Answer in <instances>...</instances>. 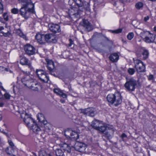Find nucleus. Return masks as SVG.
<instances>
[{"instance_id": "obj_53", "label": "nucleus", "mask_w": 156, "mask_h": 156, "mask_svg": "<svg viewBox=\"0 0 156 156\" xmlns=\"http://www.w3.org/2000/svg\"><path fill=\"white\" fill-rule=\"evenodd\" d=\"M126 137H127L126 135L124 133H123L121 136V137L122 139H123L124 138Z\"/></svg>"}, {"instance_id": "obj_58", "label": "nucleus", "mask_w": 156, "mask_h": 156, "mask_svg": "<svg viewBox=\"0 0 156 156\" xmlns=\"http://www.w3.org/2000/svg\"><path fill=\"white\" fill-rule=\"evenodd\" d=\"M61 145H67V146H69V144H67L66 143H64V144H61Z\"/></svg>"}, {"instance_id": "obj_8", "label": "nucleus", "mask_w": 156, "mask_h": 156, "mask_svg": "<svg viewBox=\"0 0 156 156\" xmlns=\"http://www.w3.org/2000/svg\"><path fill=\"white\" fill-rule=\"evenodd\" d=\"M149 54L148 51L144 48H140L136 52V55L138 57H140L142 55L143 56V58L144 60L148 58Z\"/></svg>"}, {"instance_id": "obj_46", "label": "nucleus", "mask_w": 156, "mask_h": 156, "mask_svg": "<svg viewBox=\"0 0 156 156\" xmlns=\"http://www.w3.org/2000/svg\"><path fill=\"white\" fill-rule=\"evenodd\" d=\"M3 5L0 2V14L3 12Z\"/></svg>"}, {"instance_id": "obj_7", "label": "nucleus", "mask_w": 156, "mask_h": 156, "mask_svg": "<svg viewBox=\"0 0 156 156\" xmlns=\"http://www.w3.org/2000/svg\"><path fill=\"white\" fill-rule=\"evenodd\" d=\"M36 73L38 78L41 81L45 83H48L49 80V77L46 75L43 70L40 69H37Z\"/></svg>"}, {"instance_id": "obj_51", "label": "nucleus", "mask_w": 156, "mask_h": 156, "mask_svg": "<svg viewBox=\"0 0 156 156\" xmlns=\"http://www.w3.org/2000/svg\"><path fill=\"white\" fill-rule=\"evenodd\" d=\"M2 83L1 82H0V87L1 88L2 90L3 91L6 92V90L3 88V86H2Z\"/></svg>"}, {"instance_id": "obj_62", "label": "nucleus", "mask_w": 156, "mask_h": 156, "mask_svg": "<svg viewBox=\"0 0 156 156\" xmlns=\"http://www.w3.org/2000/svg\"><path fill=\"white\" fill-rule=\"evenodd\" d=\"M154 30L156 32V27H154Z\"/></svg>"}, {"instance_id": "obj_33", "label": "nucleus", "mask_w": 156, "mask_h": 156, "mask_svg": "<svg viewBox=\"0 0 156 156\" xmlns=\"http://www.w3.org/2000/svg\"><path fill=\"white\" fill-rule=\"evenodd\" d=\"M6 153L10 155L13 151L12 147H7L5 150Z\"/></svg>"}, {"instance_id": "obj_52", "label": "nucleus", "mask_w": 156, "mask_h": 156, "mask_svg": "<svg viewBox=\"0 0 156 156\" xmlns=\"http://www.w3.org/2000/svg\"><path fill=\"white\" fill-rule=\"evenodd\" d=\"M149 19V16H147L146 17H144V20L145 22H146Z\"/></svg>"}, {"instance_id": "obj_11", "label": "nucleus", "mask_w": 156, "mask_h": 156, "mask_svg": "<svg viewBox=\"0 0 156 156\" xmlns=\"http://www.w3.org/2000/svg\"><path fill=\"white\" fill-rule=\"evenodd\" d=\"M81 11L76 8H73L69 10V14L71 16H73L76 18H80Z\"/></svg>"}, {"instance_id": "obj_43", "label": "nucleus", "mask_w": 156, "mask_h": 156, "mask_svg": "<svg viewBox=\"0 0 156 156\" xmlns=\"http://www.w3.org/2000/svg\"><path fill=\"white\" fill-rule=\"evenodd\" d=\"M44 127L45 130H49L50 129V124L47 123L46 124H44Z\"/></svg>"}, {"instance_id": "obj_61", "label": "nucleus", "mask_w": 156, "mask_h": 156, "mask_svg": "<svg viewBox=\"0 0 156 156\" xmlns=\"http://www.w3.org/2000/svg\"><path fill=\"white\" fill-rule=\"evenodd\" d=\"M105 37V38L108 41H110V40L108 39V38L106 37Z\"/></svg>"}, {"instance_id": "obj_41", "label": "nucleus", "mask_w": 156, "mask_h": 156, "mask_svg": "<svg viewBox=\"0 0 156 156\" xmlns=\"http://www.w3.org/2000/svg\"><path fill=\"white\" fill-rule=\"evenodd\" d=\"M3 17L4 20L6 21H7L9 20V16L8 15L7 13H4L3 15Z\"/></svg>"}, {"instance_id": "obj_4", "label": "nucleus", "mask_w": 156, "mask_h": 156, "mask_svg": "<svg viewBox=\"0 0 156 156\" xmlns=\"http://www.w3.org/2000/svg\"><path fill=\"white\" fill-rule=\"evenodd\" d=\"M140 36L147 43H152L154 41L155 38L154 35L149 32H143L140 34Z\"/></svg>"}, {"instance_id": "obj_21", "label": "nucleus", "mask_w": 156, "mask_h": 156, "mask_svg": "<svg viewBox=\"0 0 156 156\" xmlns=\"http://www.w3.org/2000/svg\"><path fill=\"white\" fill-rule=\"evenodd\" d=\"M53 91L55 93L59 96L62 97L63 98H66L67 97V95L64 93L59 88H55L54 89Z\"/></svg>"}, {"instance_id": "obj_37", "label": "nucleus", "mask_w": 156, "mask_h": 156, "mask_svg": "<svg viewBox=\"0 0 156 156\" xmlns=\"http://www.w3.org/2000/svg\"><path fill=\"white\" fill-rule=\"evenodd\" d=\"M64 151H67L68 153H70L71 151L70 147H62Z\"/></svg>"}, {"instance_id": "obj_50", "label": "nucleus", "mask_w": 156, "mask_h": 156, "mask_svg": "<svg viewBox=\"0 0 156 156\" xmlns=\"http://www.w3.org/2000/svg\"><path fill=\"white\" fill-rule=\"evenodd\" d=\"M69 41L70 42L69 44V46H71L73 44V41L72 40V39H69Z\"/></svg>"}, {"instance_id": "obj_49", "label": "nucleus", "mask_w": 156, "mask_h": 156, "mask_svg": "<svg viewBox=\"0 0 156 156\" xmlns=\"http://www.w3.org/2000/svg\"><path fill=\"white\" fill-rule=\"evenodd\" d=\"M148 79L149 80H152L154 79V77L153 75H150L149 76Z\"/></svg>"}, {"instance_id": "obj_24", "label": "nucleus", "mask_w": 156, "mask_h": 156, "mask_svg": "<svg viewBox=\"0 0 156 156\" xmlns=\"http://www.w3.org/2000/svg\"><path fill=\"white\" fill-rule=\"evenodd\" d=\"M10 28V26H7V24H6L5 27V32L2 31L1 32V33H2L3 35L5 37L9 36L11 34Z\"/></svg>"}, {"instance_id": "obj_42", "label": "nucleus", "mask_w": 156, "mask_h": 156, "mask_svg": "<svg viewBox=\"0 0 156 156\" xmlns=\"http://www.w3.org/2000/svg\"><path fill=\"white\" fill-rule=\"evenodd\" d=\"M29 79V76H26V77L23 78L21 79V81L25 85V83H26V80H28Z\"/></svg>"}, {"instance_id": "obj_64", "label": "nucleus", "mask_w": 156, "mask_h": 156, "mask_svg": "<svg viewBox=\"0 0 156 156\" xmlns=\"http://www.w3.org/2000/svg\"><path fill=\"white\" fill-rule=\"evenodd\" d=\"M60 101L62 103H63L64 102V100H61Z\"/></svg>"}, {"instance_id": "obj_34", "label": "nucleus", "mask_w": 156, "mask_h": 156, "mask_svg": "<svg viewBox=\"0 0 156 156\" xmlns=\"http://www.w3.org/2000/svg\"><path fill=\"white\" fill-rule=\"evenodd\" d=\"M143 5L141 2H138L135 5L137 9H139L142 8L143 7Z\"/></svg>"}, {"instance_id": "obj_60", "label": "nucleus", "mask_w": 156, "mask_h": 156, "mask_svg": "<svg viewBox=\"0 0 156 156\" xmlns=\"http://www.w3.org/2000/svg\"><path fill=\"white\" fill-rule=\"evenodd\" d=\"M119 1L122 3H124L125 1V0H119Z\"/></svg>"}, {"instance_id": "obj_38", "label": "nucleus", "mask_w": 156, "mask_h": 156, "mask_svg": "<svg viewBox=\"0 0 156 156\" xmlns=\"http://www.w3.org/2000/svg\"><path fill=\"white\" fill-rule=\"evenodd\" d=\"M134 34L133 33H129L127 36V38L129 40H131L134 37Z\"/></svg>"}, {"instance_id": "obj_54", "label": "nucleus", "mask_w": 156, "mask_h": 156, "mask_svg": "<svg viewBox=\"0 0 156 156\" xmlns=\"http://www.w3.org/2000/svg\"><path fill=\"white\" fill-rule=\"evenodd\" d=\"M34 83H36L35 82H32V84H31V87H30V88L32 90H33V89L34 88H35V87H36L35 86L33 85L34 84Z\"/></svg>"}, {"instance_id": "obj_17", "label": "nucleus", "mask_w": 156, "mask_h": 156, "mask_svg": "<svg viewBox=\"0 0 156 156\" xmlns=\"http://www.w3.org/2000/svg\"><path fill=\"white\" fill-rule=\"evenodd\" d=\"M35 37L39 43L43 44L45 43L44 35L37 34L36 35Z\"/></svg>"}, {"instance_id": "obj_14", "label": "nucleus", "mask_w": 156, "mask_h": 156, "mask_svg": "<svg viewBox=\"0 0 156 156\" xmlns=\"http://www.w3.org/2000/svg\"><path fill=\"white\" fill-rule=\"evenodd\" d=\"M115 130L113 128H110L108 127L106 131L104 134L105 136L108 139L111 138L113 136V134Z\"/></svg>"}, {"instance_id": "obj_23", "label": "nucleus", "mask_w": 156, "mask_h": 156, "mask_svg": "<svg viewBox=\"0 0 156 156\" xmlns=\"http://www.w3.org/2000/svg\"><path fill=\"white\" fill-rule=\"evenodd\" d=\"M37 117L38 120L40 122L43 124H47V122L45 120L43 114L41 113H39L37 115Z\"/></svg>"}, {"instance_id": "obj_48", "label": "nucleus", "mask_w": 156, "mask_h": 156, "mask_svg": "<svg viewBox=\"0 0 156 156\" xmlns=\"http://www.w3.org/2000/svg\"><path fill=\"white\" fill-rule=\"evenodd\" d=\"M8 143L10 146H14V145L13 143L10 140H8Z\"/></svg>"}, {"instance_id": "obj_32", "label": "nucleus", "mask_w": 156, "mask_h": 156, "mask_svg": "<svg viewBox=\"0 0 156 156\" xmlns=\"http://www.w3.org/2000/svg\"><path fill=\"white\" fill-rule=\"evenodd\" d=\"M62 147H61V149H58L56 151V154L58 156H60L63 155V151H62Z\"/></svg>"}, {"instance_id": "obj_5", "label": "nucleus", "mask_w": 156, "mask_h": 156, "mask_svg": "<svg viewBox=\"0 0 156 156\" xmlns=\"http://www.w3.org/2000/svg\"><path fill=\"white\" fill-rule=\"evenodd\" d=\"M21 117L23 119V122L28 127H30L31 124L34 123L35 121L31 117V115L26 112H24L21 114Z\"/></svg>"}, {"instance_id": "obj_19", "label": "nucleus", "mask_w": 156, "mask_h": 156, "mask_svg": "<svg viewBox=\"0 0 156 156\" xmlns=\"http://www.w3.org/2000/svg\"><path fill=\"white\" fill-rule=\"evenodd\" d=\"M46 60L47 64V67L48 69L50 71L52 72L55 68L54 62L48 59H46Z\"/></svg>"}, {"instance_id": "obj_12", "label": "nucleus", "mask_w": 156, "mask_h": 156, "mask_svg": "<svg viewBox=\"0 0 156 156\" xmlns=\"http://www.w3.org/2000/svg\"><path fill=\"white\" fill-rule=\"evenodd\" d=\"M81 112L84 114L93 117L95 115L94 109L93 108H87L85 109H82Z\"/></svg>"}, {"instance_id": "obj_31", "label": "nucleus", "mask_w": 156, "mask_h": 156, "mask_svg": "<svg viewBox=\"0 0 156 156\" xmlns=\"http://www.w3.org/2000/svg\"><path fill=\"white\" fill-rule=\"evenodd\" d=\"M32 82H33V80L31 79H29V77L28 79L26 80V83L24 85L30 88V87H31V85Z\"/></svg>"}, {"instance_id": "obj_59", "label": "nucleus", "mask_w": 156, "mask_h": 156, "mask_svg": "<svg viewBox=\"0 0 156 156\" xmlns=\"http://www.w3.org/2000/svg\"><path fill=\"white\" fill-rule=\"evenodd\" d=\"M4 28L2 26H0V31H1L2 30H4Z\"/></svg>"}, {"instance_id": "obj_44", "label": "nucleus", "mask_w": 156, "mask_h": 156, "mask_svg": "<svg viewBox=\"0 0 156 156\" xmlns=\"http://www.w3.org/2000/svg\"><path fill=\"white\" fill-rule=\"evenodd\" d=\"M122 29H119L115 30L112 31V33L115 34H118L121 33L122 31Z\"/></svg>"}, {"instance_id": "obj_2", "label": "nucleus", "mask_w": 156, "mask_h": 156, "mask_svg": "<svg viewBox=\"0 0 156 156\" xmlns=\"http://www.w3.org/2000/svg\"><path fill=\"white\" fill-rule=\"evenodd\" d=\"M73 1L78 7L80 10L82 11L83 9H85V12L86 14L88 15L90 13V5L87 2H83L82 0H69V2Z\"/></svg>"}, {"instance_id": "obj_25", "label": "nucleus", "mask_w": 156, "mask_h": 156, "mask_svg": "<svg viewBox=\"0 0 156 156\" xmlns=\"http://www.w3.org/2000/svg\"><path fill=\"white\" fill-rule=\"evenodd\" d=\"M110 60L113 62H116L119 59V56L116 53H114L111 55L109 57Z\"/></svg>"}, {"instance_id": "obj_55", "label": "nucleus", "mask_w": 156, "mask_h": 156, "mask_svg": "<svg viewBox=\"0 0 156 156\" xmlns=\"http://www.w3.org/2000/svg\"><path fill=\"white\" fill-rule=\"evenodd\" d=\"M73 148H74L75 150L78 151H79V149H80V148H77V147H72Z\"/></svg>"}, {"instance_id": "obj_27", "label": "nucleus", "mask_w": 156, "mask_h": 156, "mask_svg": "<svg viewBox=\"0 0 156 156\" xmlns=\"http://www.w3.org/2000/svg\"><path fill=\"white\" fill-rule=\"evenodd\" d=\"M79 130H77L76 132L75 131H73L71 133H70V136L69 137L70 138H73L75 140H77L79 138V134L78 133L79 132Z\"/></svg>"}, {"instance_id": "obj_13", "label": "nucleus", "mask_w": 156, "mask_h": 156, "mask_svg": "<svg viewBox=\"0 0 156 156\" xmlns=\"http://www.w3.org/2000/svg\"><path fill=\"white\" fill-rule=\"evenodd\" d=\"M50 30L55 33H59L61 31L60 26L57 24L50 23L48 24Z\"/></svg>"}, {"instance_id": "obj_40", "label": "nucleus", "mask_w": 156, "mask_h": 156, "mask_svg": "<svg viewBox=\"0 0 156 156\" xmlns=\"http://www.w3.org/2000/svg\"><path fill=\"white\" fill-rule=\"evenodd\" d=\"M11 12L14 14H18L19 12V10L18 9L16 8H13L11 9Z\"/></svg>"}, {"instance_id": "obj_9", "label": "nucleus", "mask_w": 156, "mask_h": 156, "mask_svg": "<svg viewBox=\"0 0 156 156\" xmlns=\"http://www.w3.org/2000/svg\"><path fill=\"white\" fill-rule=\"evenodd\" d=\"M24 50L26 53L29 56L34 55L35 54V48L30 44H27L24 46Z\"/></svg>"}, {"instance_id": "obj_15", "label": "nucleus", "mask_w": 156, "mask_h": 156, "mask_svg": "<svg viewBox=\"0 0 156 156\" xmlns=\"http://www.w3.org/2000/svg\"><path fill=\"white\" fill-rule=\"evenodd\" d=\"M20 63L23 65H27L31 70L32 69L31 63L29 61L28 59L24 57L21 58L20 61Z\"/></svg>"}, {"instance_id": "obj_10", "label": "nucleus", "mask_w": 156, "mask_h": 156, "mask_svg": "<svg viewBox=\"0 0 156 156\" xmlns=\"http://www.w3.org/2000/svg\"><path fill=\"white\" fill-rule=\"evenodd\" d=\"M45 41L47 42L55 43L57 41L55 36L53 34H48L44 35Z\"/></svg>"}, {"instance_id": "obj_56", "label": "nucleus", "mask_w": 156, "mask_h": 156, "mask_svg": "<svg viewBox=\"0 0 156 156\" xmlns=\"http://www.w3.org/2000/svg\"><path fill=\"white\" fill-rule=\"evenodd\" d=\"M151 149L154 150L156 151V147H151Z\"/></svg>"}, {"instance_id": "obj_63", "label": "nucleus", "mask_w": 156, "mask_h": 156, "mask_svg": "<svg viewBox=\"0 0 156 156\" xmlns=\"http://www.w3.org/2000/svg\"><path fill=\"white\" fill-rule=\"evenodd\" d=\"M13 92L14 93H15V91L14 89V86H13Z\"/></svg>"}, {"instance_id": "obj_6", "label": "nucleus", "mask_w": 156, "mask_h": 156, "mask_svg": "<svg viewBox=\"0 0 156 156\" xmlns=\"http://www.w3.org/2000/svg\"><path fill=\"white\" fill-rule=\"evenodd\" d=\"M135 64L134 67L138 73L146 71L145 65L143 62L139 59L133 60Z\"/></svg>"}, {"instance_id": "obj_39", "label": "nucleus", "mask_w": 156, "mask_h": 156, "mask_svg": "<svg viewBox=\"0 0 156 156\" xmlns=\"http://www.w3.org/2000/svg\"><path fill=\"white\" fill-rule=\"evenodd\" d=\"M128 72L130 75H132L134 73L135 70L133 68H129L128 69Z\"/></svg>"}, {"instance_id": "obj_26", "label": "nucleus", "mask_w": 156, "mask_h": 156, "mask_svg": "<svg viewBox=\"0 0 156 156\" xmlns=\"http://www.w3.org/2000/svg\"><path fill=\"white\" fill-rule=\"evenodd\" d=\"M32 126H31L30 127H29V128H30L34 132L38 133V132L41 130L40 128L35 122L34 123L32 124Z\"/></svg>"}, {"instance_id": "obj_30", "label": "nucleus", "mask_w": 156, "mask_h": 156, "mask_svg": "<svg viewBox=\"0 0 156 156\" xmlns=\"http://www.w3.org/2000/svg\"><path fill=\"white\" fill-rule=\"evenodd\" d=\"M107 129H108L105 126L102 124L101 125H100L98 129L97 130L104 133L106 131V130Z\"/></svg>"}, {"instance_id": "obj_3", "label": "nucleus", "mask_w": 156, "mask_h": 156, "mask_svg": "<svg viewBox=\"0 0 156 156\" xmlns=\"http://www.w3.org/2000/svg\"><path fill=\"white\" fill-rule=\"evenodd\" d=\"M137 85L136 80L133 78L127 79L126 81L124 84V87L126 91L129 92L134 91Z\"/></svg>"}, {"instance_id": "obj_57", "label": "nucleus", "mask_w": 156, "mask_h": 156, "mask_svg": "<svg viewBox=\"0 0 156 156\" xmlns=\"http://www.w3.org/2000/svg\"><path fill=\"white\" fill-rule=\"evenodd\" d=\"M4 105V104L2 102H0V107H2Z\"/></svg>"}, {"instance_id": "obj_29", "label": "nucleus", "mask_w": 156, "mask_h": 156, "mask_svg": "<svg viewBox=\"0 0 156 156\" xmlns=\"http://www.w3.org/2000/svg\"><path fill=\"white\" fill-rule=\"evenodd\" d=\"M16 34L20 37H22L25 40H27L26 35H25L22 32L21 30L20 29H16Z\"/></svg>"}, {"instance_id": "obj_1", "label": "nucleus", "mask_w": 156, "mask_h": 156, "mask_svg": "<svg viewBox=\"0 0 156 156\" xmlns=\"http://www.w3.org/2000/svg\"><path fill=\"white\" fill-rule=\"evenodd\" d=\"M22 6L19 10V14L24 19H27L31 13L34 12V5L30 0H19Z\"/></svg>"}, {"instance_id": "obj_35", "label": "nucleus", "mask_w": 156, "mask_h": 156, "mask_svg": "<svg viewBox=\"0 0 156 156\" xmlns=\"http://www.w3.org/2000/svg\"><path fill=\"white\" fill-rule=\"evenodd\" d=\"M33 85L36 86V87H35V88L33 89V90H34L36 91H38L39 89L41 88V87L40 85L37 83H34V84Z\"/></svg>"}, {"instance_id": "obj_36", "label": "nucleus", "mask_w": 156, "mask_h": 156, "mask_svg": "<svg viewBox=\"0 0 156 156\" xmlns=\"http://www.w3.org/2000/svg\"><path fill=\"white\" fill-rule=\"evenodd\" d=\"M46 152L44 150H42L39 152V156H47Z\"/></svg>"}, {"instance_id": "obj_22", "label": "nucleus", "mask_w": 156, "mask_h": 156, "mask_svg": "<svg viewBox=\"0 0 156 156\" xmlns=\"http://www.w3.org/2000/svg\"><path fill=\"white\" fill-rule=\"evenodd\" d=\"M102 125V122L98 120H95L92 122L91 126L94 129L97 130L100 125Z\"/></svg>"}, {"instance_id": "obj_28", "label": "nucleus", "mask_w": 156, "mask_h": 156, "mask_svg": "<svg viewBox=\"0 0 156 156\" xmlns=\"http://www.w3.org/2000/svg\"><path fill=\"white\" fill-rule=\"evenodd\" d=\"M75 147L80 148L79 152L88 154L91 152V151H88L89 148L91 147Z\"/></svg>"}, {"instance_id": "obj_45", "label": "nucleus", "mask_w": 156, "mask_h": 156, "mask_svg": "<svg viewBox=\"0 0 156 156\" xmlns=\"http://www.w3.org/2000/svg\"><path fill=\"white\" fill-rule=\"evenodd\" d=\"M85 122H84L83 120H79L76 123L81 125V126H84L85 125H84V123Z\"/></svg>"}, {"instance_id": "obj_47", "label": "nucleus", "mask_w": 156, "mask_h": 156, "mask_svg": "<svg viewBox=\"0 0 156 156\" xmlns=\"http://www.w3.org/2000/svg\"><path fill=\"white\" fill-rule=\"evenodd\" d=\"M4 96L6 99H9L10 98V96L8 93H6L4 95Z\"/></svg>"}, {"instance_id": "obj_20", "label": "nucleus", "mask_w": 156, "mask_h": 156, "mask_svg": "<svg viewBox=\"0 0 156 156\" xmlns=\"http://www.w3.org/2000/svg\"><path fill=\"white\" fill-rule=\"evenodd\" d=\"M82 25L87 31H90L92 30V27L87 20H83Z\"/></svg>"}, {"instance_id": "obj_18", "label": "nucleus", "mask_w": 156, "mask_h": 156, "mask_svg": "<svg viewBox=\"0 0 156 156\" xmlns=\"http://www.w3.org/2000/svg\"><path fill=\"white\" fill-rule=\"evenodd\" d=\"M116 92H115L114 94H108L107 97V99L108 101L111 103L112 104H113L114 103L113 101L114 99L116 97V98H118L117 95H116Z\"/></svg>"}, {"instance_id": "obj_16", "label": "nucleus", "mask_w": 156, "mask_h": 156, "mask_svg": "<svg viewBox=\"0 0 156 156\" xmlns=\"http://www.w3.org/2000/svg\"><path fill=\"white\" fill-rule=\"evenodd\" d=\"M116 95H117L118 98H116V97L114 99V103L113 104L116 106H117L120 104L122 101V97L121 96V94L119 92H117Z\"/></svg>"}]
</instances>
